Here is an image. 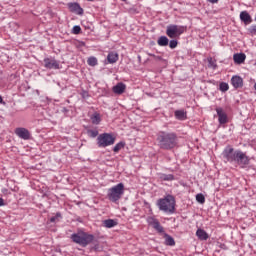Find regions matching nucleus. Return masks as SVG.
<instances>
[{"label": "nucleus", "instance_id": "nucleus-7", "mask_svg": "<svg viewBox=\"0 0 256 256\" xmlns=\"http://www.w3.org/2000/svg\"><path fill=\"white\" fill-rule=\"evenodd\" d=\"M183 33H185V27L183 26H179V25H169L166 28V35L170 38V39H177L179 37H181V35H183Z\"/></svg>", "mask_w": 256, "mask_h": 256}, {"label": "nucleus", "instance_id": "nucleus-14", "mask_svg": "<svg viewBox=\"0 0 256 256\" xmlns=\"http://www.w3.org/2000/svg\"><path fill=\"white\" fill-rule=\"evenodd\" d=\"M231 85L234 89H241L243 87V78L241 76H233L231 78Z\"/></svg>", "mask_w": 256, "mask_h": 256}, {"label": "nucleus", "instance_id": "nucleus-31", "mask_svg": "<svg viewBox=\"0 0 256 256\" xmlns=\"http://www.w3.org/2000/svg\"><path fill=\"white\" fill-rule=\"evenodd\" d=\"M72 33L74 35H79V33H81V26H79V25L74 26L72 29Z\"/></svg>", "mask_w": 256, "mask_h": 256}, {"label": "nucleus", "instance_id": "nucleus-3", "mask_svg": "<svg viewBox=\"0 0 256 256\" xmlns=\"http://www.w3.org/2000/svg\"><path fill=\"white\" fill-rule=\"evenodd\" d=\"M156 205L159 211L167 213L168 215H173L175 213V197L172 195H167L164 198L157 200Z\"/></svg>", "mask_w": 256, "mask_h": 256}, {"label": "nucleus", "instance_id": "nucleus-25", "mask_svg": "<svg viewBox=\"0 0 256 256\" xmlns=\"http://www.w3.org/2000/svg\"><path fill=\"white\" fill-rule=\"evenodd\" d=\"M88 137H92V139H95L99 135V131L97 129H89L87 130Z\"/></svg>", "mask_w": 256, "mask_h": 256}, {"label": "nucleus", "instance_id": "nucleus-1", "mask_svg": "<svg viewBox=\"0 0 256 256\" xmlns=\"http://www.w3.org/2000/svg\"><path fill=\"white\" fill-rule=\"evenodd\" d=\"M223 156L229 163H237L241 169H245L251 162V158L246 153L241 150L234 151L233 148H226Z\"/></svg>", "mask_w": 256, "mask_h": 256}, {"label": "nucleus", "instance_id": "nucleus-23", "mask_svg": "<svg viewBox=\"0 0 256 256\" xmlns=\"http://www.w3.org/2000/svg\"><path fill=\"white\" fill-rule=\"evenodd\" d=\"M91 122L93 123V125H99V123H101V114L95 112L91 117Z\"/></svg>", "mask_w": 256, "mask_h": 256}, {"label": "nucleus", "instance_id": "nucleus-12", "mask_svg": "<svg viewBox=\"0 0 256 256\" xmlns=\"http://www.w3.org/2000/svg\"><path fill=\"white\" fill-rule=\"evenodd\" d=\"M68 9L71 11V13H75L76 15H83L84 11L79 5V3H69Z\"/></svg>", "mask_w": 256, "mask_h": 256}, {"label": "nucleus", "instance_id": "nucleus-9", "mask_svg": "<svg viewBox=\"0 0 256 256\" xmlns=\"http://www.w3.org/2000/svg\"><path fill=\"white\" fill-rule=\"evenodd\" d=\"M15 135H17L19 139H23L24 141H29V139H31V132H29L27 128H23V127L16 128Z\"/></svg>", "mask_w": 256, "mask_h": 256}, {"label": "nucleus", "instance_id": "nucleus-32", "mask_svg": "<svg viewBox=\"0 0 256 256\" xmlns=\"http://www.w3.org/2000/svg\"><path fill=\"white\" fill-rule=\"evenodd\" d=\"M168 45L170 47V49H175L178 45L177 40H171L170 42H168Z\"/></svg>", "mask_w": 256, "mask_h": 256}, {"label": "nucleus", "instance_id": "nucleus-38", "mask_svg": "<svg viewBox=\"0 0 256 256\" xmlns=\"http://www.w3.org/2000/svg\"><path fill=\"white\" fill-rule=\"evenodd\" d=\"M252 31H254V33H256V25L253 26Z\"/></svg>", "mask_w": 256, "mask_h": 256}, {"label": "nucleus", "instance_id": "nucleus-6", "mask_svg": "<svg viewBox=\"0 0 256 256\" xmlns=\"http://www.w3.org/2000/svg\"><path fill=\"white\" fill-rule=\"evenodd\" d=\"M97 145L100 149L111 147V145H115V137L109 133H102L97 137Z\"/></svg>", "mask_w": 256, "mask_h": 256}, {"label": "nucleus", "instance_id": "nucleus-21", "mask_svg": "<svg viewBox=\"0 0 256 256\" xmlns=\"http://www.w3.org/2000/svg\"><path fill=\"white\" fill-rule=\"evenodd\" d=\"M103 225L106 227V229H113V227H117V221L113 219H107L103 221Z\"/></svg>", "mask_w": 256, "mask_h": 256}, {"label": "nucleus", "instance_id": "nucleus-33", "mask_svg": "<svg viewBox=\"0 0 256 256\" xmlns=\"http://www.w3.org/2000/svg\"><path fill=\"white\" fill-rule=\"evenodd\" d=\"M0 207H5V200L0 198Z\"/></svg>", "mask_w": 256, "mask_h": 256}, {"label": "nucleus", "instance_id": "nucleus-35", "mask_svg": "<svg viewBox=\"0 0 256 256\" xmlns=\"http://www.w3.org/2000/svg\"><path fill=\"white\" fill-rule=\"evenodd\" d=\"M220 249H227V246L225 244H219Z\"/></svg>", "mask_w": 256, "mask_h": 256}, {"label": "nucleus", "instance_id": "nucleus-40", "mask_svg": "<svg viewBox=\"0 0 256 256\" xmlns=\"http://www.w3.org/2000/svg\"><path fill=\"white\" fill-rule=\"evenodd\" d=\"M121 1H127V0H121Z\"/></svg>", "mask_w": 256, "mask_h": 256}, {"label": "nucleus", "instance_id": "nucleus-26", "mask_svg": "<svg viewBox=\"0 0 256 256\" xmlns=\"http://www.w3.org/2000/svg\"><path fill=\"white\" fill-rule=\"evenodd\" d=\"M123 147H125V142H119L117 143L114 148L113 151L114 153H119V151H121V149H123Z\"/></svg>", "mask_w": 256, "mask_h": 256}, {"label": "nucleus", "instance_id": "nucleus-15", "mask_svg": "<svg viewBox=\"0 0 256 256\" xmlns=\"http://www.w3.org/2000/svg\"><path fill=\"white\" fill-rule=\"evenodd\" d=\"M234 63L237 65H241L242 63H245V59H247V56L245 53H236L233 55Z\"/></svg>", "mask_w": 256, "mask_h": 256}, {"label": "nucleus", "instance_id": "nucleus-2", "mask_svg": "<svg viewBox=\"0 0 256 256\" xmlns=\"http://www.w3.org/2000/svg\"><path fill=\"white\" fill-rule=\"evenodd\" d=\"M157 141L161 149H173L177 146V136L174 133L160 132Z\"/></svg>", "mask_w": 256, "mask_h": 256}, {"label": "nucleus", "instance_id": "nucleus-36", "mask_svg": "<svg viewBox=\"0 0 256 256\" xmlns=\"http://www.w3.org/2000/svg\"><path fill=\"white\" fill-rule=\"evenodd\" d=\"M208 1V3H218L219 2V0H207Z\"/></svg>", "mask_w": 256, "mask_h": 256}, {"label": "nucleus", "instance_id": "nucleus-18", "mask_svg": "<svg viewBox=\"0 0 256 256\" xmlns=\"http://www.w3.org/2000/svg\"><path fill=\"white\" fill-rule=\"evenodd\" d=\"M107 61L110 64L117 63L119 61V54L117 52H110L107 56Z\"/></svg>", "mask_w": 256, "mask_h": 256}, {"label": "nucleus", "instance_id": "nucleus-20", "mask_svg": "<svg viewBox=\"0 0 256 256\" xmlns=\"http://www.w3.org/2000/svg\"><path fill=\"white\" fill-rule=\"evenodd\" d=\"M174 115L179 121H185V119H187V114L183 110H176Z\"/></svg>", "mask_w": 256, "mask_h": 256}, {"label": "nucleus", "instance_id": "nucleus-19", "mask_svg": "<svg viewBox=\"0 0 256 256\" xmlns=\"http://www.w3.org/2000/svg\"><path fill=\"white\" fill-rule=\"evenodd\" d=\"M162 234H164L165 245H168V247H175V239L165 232Z\"/></svg>", "mask_w": 256, "mask_h": 256}, {"label": "nucleus", "instance_id": "nucleus-10", "mask_svg": "<svg viewBox=\"0 0 256 256\" xmlns=\"http://www.w3.org/2000/svg\"><path fill=\"white\" fill-rule=\"evenodd\" d=\"M216 113L218 116L219 125H226V123H229V117H227V113H225V110H223V108H216Z\"/></svg>", "mask_w": 256, "mask_h": 256}, {"label": "nucleus", "instance_id": "nucleus-17", "mask_svg": "<svg viewBox=\"0 0 256 256\" xmlns=\"http://www.w3.org/2000/svg\"><path fill=\"white\" fill-rule=\"evenodd\" d=\"M240 19L243 23H245V25H249V23H251V21H253L251 19V15H249V12H247V11H242L240 13Z\"/></svg>", "mask_w": 256, "mask_h": 256}, {"label": "nucleus", "instance_id": "nucleus-16", "mask_svg": "<svg viewBox=\"0 0 256 256\" xmlns=\"http://www.w3.org/2000/svg\"><path fill=\"white\" fill-rule=\"evenodd\" d=\"M196 237H198L200 241H207V239H209V234L205 230L199 228L196 231Z\"/></svg>", "mask_w": 256, "mask_h": 256}, {"label": "nucleus", "instance_id": "nucleus-39", "mask_svg": "<svg viewBox=\"0 0 256 256\" xmlns=\"http://www.w3.org/2000/svg\"><path fill=\"white\" fill-rule=\"evenodd\" d=\"M0 103H3V97L0 95Z\"/></svg>", "mask_w": 256, "mask_h": 256}, {"label": "nucleus", "instance_id": "nucleus-34", "mask_svg": "<svg viewBox=\"0 0 256 256\" xmlns=\"http://www.w3.org/2000/svg\"><path fill=\"white\" fill-rule=\"evenodd\" d=\"M8 192H9V190H8L7 188H3V189H2V193H3L4 195H7Z\"/></svg>", "mask_w": 256, "mask_h": 256}, {"label": "nucleus", "instance_id": "nucleus-5", "mask_svg": "<svg viewBox=\"0 0 256 256\" xmlns=\"http://www.w3.org/2000/svg\"><path fill=\"white\" fill-rule=\"evenodd\" d=\"M125 195V185L119 183L108 189L107 197L112 203H117Z\"/></svg>", "mask_w": 256, "mask_h": 256}, {"label": "nucleus", "instance_id": "nucleus-37", "mask_svg": "<svg viewBox=\"0 0 256 256\" xmlns=\"http://www.w3.org/2000/svg\"><path fill=\"white\" fill-rule=\"evenodd\" d=\"M209 65H211L213 67V60L212 59L209 60Z\"/></svg>", "mask_w": 256, "mask_h": 256}, {"label": "nucleus", "instance_id": "nucleus-22", "mask_svg": "<svg viewBox=\"0 0 256 256\" xmlns=\"http://www.w3.org/2000/svg\"><path fill=\"white\" fill-rule=\"evenodd\" d=\"M157 43L159 47H167V45H169V38H167V36H160Z\"/></svg>", "mask_w": 256, "mask_h": 256}, {"label": "nucleus", "instance_id": "nucleus-27", "mask_svg": "<svg viewBox=\"0 0 256 256\" xmlns=\"http://www.w3.org/2000/svg\"><path fill=\"white\" fill-rule=\"evenodd\" d=\"M196 201L197 203H199L200 205H204L205 203V195H203V193H199L196 195Z\"/></svg>", "mask_w": 256, "mask_h": 256}, {"label": "nucleus", "instance_id": "nucleus-4", "mask_svg": "<svg viewBox=\"0 0 256 256\" xmlns=\"http://www.w3.org/2000/svg\"><path fill=\"white\" fill-rule=\"evenodd\" d=\"M70 239L73 241V243H76L81 247H87V245H91V243H93L95 236L80 230L76 233H73Z\"/></svg>", "mask_w": 256, "mask_h": 256}, {"label": "nucleus", "instance_id": "nucleus-11", "mask_svg": "<svg viewBox=\"0 0 256 256\" xmlns=\"http://www.w3.org/2000/svg\"><path fill=\"white\" fill-rule=\"evenodd\" d=\"M44 66L46 69H60L59 61L51 58L44 59Z\"/></svg>", "mask_w": 256, "mask_h": 256}, {"label": "nucleus", "instance_id": "nucleus-8", "mask_svg": "<svg viewBox=\"0 0 256 256\" xmlns=\"http://www.w3.org/2000/svg\"><path fill=\"white\" fill-rule=\"evenodd\" d=\"M146 222L150 227H153L157 233H165V228L162 227L161 222L155 216H148Z\"/></svg>", "mask_w": 256, "mask_h": 256}, {"label": "nucleus", "instance_id": "nucleus-28", "mask_svg": "<svg viewBox=\"0 0 256 256\" xmlns=\"http://www.w3.org/2000/svg\"><path fill=\"white\" fill-rule=\"evenodd\" d=\"M88 65H90V67H96V65L98 64L97 58L95 57H89L87 60Z\"/></svg>", "mask_w": 256, "mask_h": 256}, {"label": "nucleus", "instance_id": "nucleus-29", "mask_svg": "<svg viewBox=\"0 0 256 256\" xmlns=\"http://www.w3.org/2000/svg\"><path fill=\"white\" fill-rule=\"evenodd\" d=\"M219 89L220 91H222V93H225L229 91V84H227L226 82H221L219 85Z\"/></svg>", "mask_w": 256, "mask_h": 256}, {"label": "nucleus", "instance_id": "nucleus-30", "mask_svg": "<svg viewBox=\"0 0 256 256\" xmlns=\"http://www.w3.org/2000/svg\"><path fill=\"white\" fill-rule=\"evenodd\" d=\"M59 219H61V213H56L55 216L50 218V223H57V221H59Z\"/></svg>", "mask_w": 256, "mask_h": 256}, {"label": "nucleus", "instance_id": "nucleus-24", "mask_svg": "<svg viewBox=\"0 0 256 256\" xmlns=\"http://www.w3.org/2000/svg\"><path fill=\"white\" fill-rule=\"evenodd\" d=\"M160 179L162 181H174L175 176H173V174H161Z\"/></svg>", "mask_w": 256, "mask_h": 256}, {"label": "nucleus", "instance_id": "nucleus-13", "mask_svg": "<svg viewBox=\"0 0 256 256\" xmlns=\"http://www.w3.org/2000/svg\"><path fill=\"white\" fill-rule=\"evenodd\" d=\"M125 89H127V85H125L122 82H119L117 85H115L112 88L113 93H115L116 95H123V93H125Z\"/></svg>", "mask_w": 256, "mask_h": 256}]
</instances>
